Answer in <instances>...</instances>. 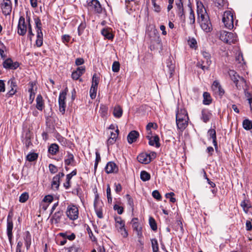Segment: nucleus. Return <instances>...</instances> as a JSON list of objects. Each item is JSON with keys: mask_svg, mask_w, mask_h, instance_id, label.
<instances>
[{"mask_svg": "<svg viewBox=\"0 0 252 252\" xmlns=\"http://www.w3.org/2000/svg\"><path fill=\"white\" fill-rule=\"evenodd\" d=\"M94 206L97 216L99 218L102 219L103 217L102 213V207L103 204L102 202L99 200L98 194H96L95 196Z\"/></svg>", "mask_w": 252, "mask_h": 252, "instance_id": "10", "label": "nucleus"}, {"mask_svg": "<svg viewBox=\"0 0 252 252\" xmlns=\"http://www.w3.org/2000/svg\"><path fill=\"white\" fill-rule=\"evenodd\" d=\"M149 222L151 229L154 231H156L157 230V225L155 220L151 217L149 218Z\"/></svg>", "mask_w": 252, "mask_h": 252, "instance_id": "39", "label": "nucleus"}, {"mask_svg": "<svg viewBox=\"0 0 252 252\" xmlns=\"http://www.w3.org/2000/svg\"><path fill=\"white\" fill-rule=\"evenodd\" d=\"M74 162V156L73 154L67 153L64 159V163L66 165H72Z\"/></svg>", "mask_w": 252, "mask_h": 252, "instance_id": "30", "label": "nucleus"}, {"mask_svg": "<svg viewBox=\"0 0 252 252\" xmlns=\"http://www.w3.org/2000/svg\"><path fill=\"white\" fill-rule=\"evenodd\" d=\"M152 195H153V197H154L155 198H156L158 200H160L161 198V196L159 192L157 190H155L153 191Z\"/></svg>", "mask_w": 252, "mask_h": 252, "instance_id": "58", "label": "nucleus"}, {"mask_svg": "<svg viewBox=\"0 0 252 252\" xmlns=\"http://www.w3.org/2000/svg\"><path fill=\"white\" fill-rule=\"evenodd\" d=\"M243 128L247 130H249L252 129V122L248 119H246L243 122Z\"/></svg>", "mask_w": 252, "mask_h": 252, "instance_id": "35", "label": "nucleus"}, {"mask_svg": "<svg viewBox=\"0 0 252 252\" xmlns=\"http://www.w3.org/2000/svg\"><path fill=\"white\" fill-rule=\"evenodd\" d=\"M28 29V26L26 23L25 19L23 16H21L19 19L18 25V33L20 35H24Z\"/></svg>", "mask_w": 252, "mask_h": 252, "instance_id": "11", "label": "nucleus"}, {"mask_svg": "<svg viewBox=\"0 0 252 252\" xmlns=\"http://www.w3.org/2000/svg\"><path fill=\"white\" fill-rule=\"evenodd\" d=\"M86 27V22H82L79 26L78 28V32L79 35H81V34L83 33L84 29H85Z\"/></svg>", "mask_w": 252, "mask_h": 252, "instance_id": "46", "label": "nucleus"}, {"mask_svg": "<svg viewBox=\"0 0 252 252\" xmlns=\"http://www.w3.org/2000/svg\"><path fill=\"white\" fill-rule=\"evenodd\" d=\"M212 114L208 109H204L201 111V120L204 122H208L211 117Z\"/></svg>", "mask_w": 252, "mask_h": 252, "instance_id": "28", "label": "nucleus"}, {"mask_svg": "<svg viewBox=\"0 0 252 252\" xmlns=\"http://www.w3.org/2000/svg\"><path fill=\"white\" fill-rule=\"evenodd\" d=\"M138 161L142 164H148L150 162V159L148 156V153H142L139 154L137 158Z\"/></svg>", "mask_w": 252, "mask_h": 252, "instance_id": "25", "label": "nucleus"}, {"mask_svg": "<svg viewBox=\"0 0 252 252\" xmlns=\"http://www.w3.org/2000/svg\"><path fill=\"white\" fill-rule=\"evenodd\" d=\"M71 177L70 175H67L66 176V182L63 184V186L66 189H68L70 187V181Z\"/></svg>", "mask_w": 252, "mask_h": 252, "instance_id": "51", "label": "nucleus"}, {"mask_svg": "<svg viewBox=\"0 0 252 252\" xmlns=\"http://www.w3.org/2000/svg\"><path fill=\"white\" fill-rule=\"evenodd\" d=\"M189 20L190 21L189 23L190 24H194L195 23V15L193 10L190 8L189 15Z\"/></svg>", "mask_w": 252, "mask_h": 252, "instance_id": "47", "label": "nucleus"}, {"mask_svg": "<svg viewBox=\"0 0 252 252\" xmlns=\"http://www.w3.org/2000/svg\"><path fill=\"white\" fill-rule=\"evenodd\" d=\"M49 168L50 172L52 174L56 173L58 171L57 167L52 164H49Z\"/></svg>", "mask_w": 252, "mask_h": 252, "instance_id": "60", "label": "nucleus"}, {"mask_svg": "<svg viewBox=\"0 0 252 252\" xmlns=\"http://www.w3.org/2000/svg\"><path fill=\"white\" fill-rule=\"evenodd\" d=\"M197 20L201 29L205 32H209L212 30V25L206 10L202 3H197Z\"/></svg>", "mask_w": 252, "mask_h": 252, "instance_id": "1", "label": "nucleus"}, {"mask_svg": "<svg viewBox=\"0 0 252 252\" xmlns=\"http://www.w3.org/2000/svg\"><path fill=\"white\" fill-rule=\"evenodd\" d=\"M120 70V63L118 62L115 61L112 64V70L114 72H118Z\"/></svg>", "mask_w": 252, "mask_h": 252, "instance_id": "49", "label": "nucleus"}, {"mask_svg": "<svg viewBox=\"0 0 252 252\" xmlns=\"http://www.w3.org/2000/svg\"><path fill=\"white\" fill-rule=\"evenodd\" d=\"M203 103L205 105H209L212 102V99L209 93L204 92L203 94Z\"/></svg>", "mask_w": 252, "mask_h": 252, "instance_id": "33", "label": "nucleus"}, {"mask_svg": "<svg viewBox=\"0 0 252 252\" xmlns=\"http://www.w3.org/2000/svg\"><path fill=\"white\" fill-rule=\"evenodd\" d=\"M63 215V213L61 211H58L56 212L53 216V219L55 220L56 223H58Z\"/></svg>", "mask_w": 252, "mask_h": 252, "instance_id": "44", "label": "nucleus"}, {"mask_svg": "<svg viewBox=\"0 0 252 252\" xmlns=\"http://www.w3.org/2000/svg\"><path fill=\"white\" fill-rule=\"evenodd\" d=\"M1 8L2 13L5 15H9L12 10V4L10 0H4L3 3L1 4Z\"/></svg>", "mask_w": 252, "mask_h": 252, "instance_id": "15", "label": "nucleus"}, {"mask_svg": "<svg viewBox=\"0 0 252 252\" xmlns=\"http://www.w3.org/2000/svg\"><path fill=\"white\" fill-rule=\"evenodd\" d=\"M30 21H31L30 18L28 17L27 19V22L28 23V34H29L28 36H29L30 40H32V36H33L34 34L33 33V32H32V26H31V25L30 23Z\"/></svg>", "mask_w": 252, "mask_h": 252, "instance_id": "38", "label": "nucleus"}, {"mask_svg": "<svg viewBox=\"0 0 252 252\" xmlns=\"http://www.w3.org/2000/svg\"><path fill=\"white\" fill-rule=\"evenodd\" d=\"M99 83V78L96 74H94L92 78V87H97Z\"/></svg>", "mask_w": 252, "mask_h": 252, "instance_id": "45", "label": "nucleus"}, {"mask_svg": "<svg viewBox=\"0 0 252 252\" xmlns=\"http://www.w3.org/2000/svg\"><path fill=\"white\" fill-rule=\"evenodd\" d=\"M29 197V193L27 192H25L22 193V194L20 196L19 201L21 203H24L28 200Z\"/></svg>", "mask_w": 252, "mask_h": 252, "instance_id": "42", "label": "nucleus"}, {"mask_svg": "<svg viewBox=\"0 0 252 252\" xmlns=\"http://www.w3.org/2000/svg\"><path fill=\"white\" fill-rule=\"evenodd\" d=\"M29 86L28 92L30 93L29 101L30 103L32 104L34 99L35 95L37 91V87L36 86V83L33 81L29 82Z\"/></svg>", "mask_w": 252, "mask_h": 252, "instance_id": "12", "label": "nucleus"}, {"mask_svg": "<svg viewBox=\"0 0 252 252\" xmlns=\"http://www.w3.org/2000/svg\"><path fill=\"white\" fill-rule=\"evenodd\" d=\"M13 224L12 220V217L9 215L7 217V235L10 244H12V239L13 237L12 235V229H13Z\"/></svg>", "mask_w": 252, "mask_h": 252, "instance_id": "14", "label": "nucleus"}, {"mask_svg": "<svg viewBox=\"0 0 252 252\" xmlns=\"http://www.w3.org/2000/svg\"><path fill=\"white\" fill-rule=\"evenodd\" d=\"M71 39V36L68 34H64L62 36V40L63 43L66 44L68 42H69Z\"/></svg>", "mask_w": 252, "mask_h": 252, "instance_id": "54", "label": "nucleus"}, {"mask_svg": "<svg viewBox=\"0 0 252 252\" xmlns=\"http://www.w3.org/2000/svg\"><path fill=\"white\" fill-rule=\"evenodd\" d=\"M66 214L67 217L71 220L77 219L79 215L77 207L74 205H68L66 211Z\"/></svg>", "mask_w": 252, "mask_h": 252, "instance_id": "7", "label": "nucleus"}, {"mask_svg": "<svg viewBox=\"0 0 252 252\" xmlns=\"http://www.w3.org/2000/svg\"><path fill=\"white\" fill-rule=\"evenodd\" d=\"M140 178L144 181H149L151 178L150 174L146 171H142L140 173Z\"/></svg>", "mask_w": 252, "mask_h": 252, "instance_id": "37", "label": "nucleus"}, {"mask_svg": "<svg viewBox=\"0 0 252 252\" xmlns=\"http://www.w3.org/2000/svg\"><path fill=\"white\" fill-rule=\"evenodd\" d=\"M149 140V144L151 146H155L156 148H159L160 146L159 143V138L158 135H156L153 138Z\"/></svg>", "mask_w": 252, "mask_h": 252, "instance_id": "29", "label": "nucleus"}, {"mask_svg": "<svg viewBox=\"0 0 252 252\" xmlns=\"http://www.w3.org/2000/svg\"><path fill=\"white\" fill-rule=\"evenodd\" d=\"M126 199H127L128 205L130 207H132L134 205L133 199L131 197V196L129 194H126Z\"/></svg>", "mask_w": 252, "mask_h": 252, "instance_id": "63", "label": "nucleus"}, {"mask_svg": "<svg viewBox=\"0 0 252 252\" xmlns=\"http://www.w3.org/2000/svg\"><path fill=\"white\" fill-rule=\"evenodd\" d=\"M189 44L190 47L194 48L197 45V42L194 38H192L189 41Z\"/></svg>", "mask_w": 252, "mask_h": 252, "instance_id": "64", "label": "nucleus"}, {"mask_svg": "<svg viewBox=\"0 0 252 252\" xmlns=\"http://www.w3.org/2000/svg\"><path fill=\"white\" fill-rule=\"evenodd\" d=\"M35 23L36 29V45L38 47H41L43 44V33L41 30L42 24L39 18L35 19Z\"/></svg>", "mask_w": 252, "mask_h": 252, "instance_id": "3", "label": "nucleus"}, {"mask_svg": "<svg viewBox=\"0 0 252 252\" xmlns=\"http://www.w3.org/2000/svg\"><path fill=\"white\" fill-rule=\"evenodd\" d=\"M174 195V193L172 192H171L166 193L165 194V197L167 198H169L170 199V201L171 202L174 203L176 201V199H175V198L173 197Z\"/></svg>", "mask_w": 252, "mask_h": 252, "instance_id": "56", "label": "nucleus"}, {"mask_svg": "<svg viewBox=\"0 0 252 252\" xmlns=\"http://www.w3.org/2000/svg\"><path fill=\"white\" fill-rule=\"evenodd\" d=\"M86 229H87V231L91 240L92 241H95L96 238L94 237V235L93 232H92L91 229L90 228V227L89 226H88Z\"/></svg>", "mask_w": 252, "mask_h": 252, "instance_id": "52", "label": "nucleus"}, {"mask_svg": "<svg viewBox=\"0 0 252 252\" xmlns=\"http://www.w3.org/2000/svg\"><path fill=\"white\" fill-rule=\"evenodd\" d=\"M99 113L102 117L106 118L108 114V107L101 105L100 107Z\"/></svg>", "mask_w": 252, "mask_h": 252, "instance_id": "36", "label": "nucleus"}, {"mask_svg": "<svg viewBox=\"0 0 252 252\" xmlns=\"http://www.w3.org/2000/svg\"><path fill=\"white\" fill-rule=\"evenodd\" d=\"M2 47L0 48V55L1 58L4 59L6 57V55L5 54V47L2 44Z\"/></svg>", "mask_w": 252, "mask_h": 252, "instance_id": "61", "label": "nucleus"}, {"mask_svg": "<svg viewBox=\"0 0 252 252\" xmlns=\"http://www.w3.org/2000/svg\"><path fill=\"white\" fill-rule=\"evenodd\" d=\"M222 22L224 26L228 29H232L233 27V14L230 11H226L224 12L222 17Z\"/></svg>", "mask_w": 252, "mask_h": 252, "instance_id": "4", "label": "nucleus"}, {"mask_svg": "<svg viewBox=\"0 0 252 252\" xmlns=\"http://www.w3.org/2000/svg\"><path fill=\"white\" fill-rule=\"evenodd\" d=\"M225 33L226 32H223V33L220 34V38L221 40L229 44H230L231 43L234 42V39H230V38H228L227 36H225Z\"/></svg>", "mask_w": 252, "mask_h": 252, "instance_id": "41", "label": "nucleus"}, {"mask_svg": "<svg viewBox=\"0 0 252 252\" xmlns=\"http://www.w3.org/2000/svg\"><path fill=\"white\" fill-rule=\"evenodd\" d=\"M139 134L138 131L136 130H132L130 131L127 135V141L129 144L136 141L138 137Z\"/></svg>", "mask_w": 252, "mask_h": 252, "instance_id": "26", "label": "nucleus"}, {"mask_svg": "<svg viewBox=\"0 0 252 252\" xmlns=\"http://www.w3.org/2000/svg\"><path fill=\"white\" fill-rule=\"evenodd\" d=\"M152 3L154 8V11L156 12H159L161 8L160 6L156 3V0L152 1Z\"/></svg>", "mask_w": 252, "mask_h": 252, "instance_id": "59", "label": "nucleus"}, {"mask_svg": "<svg viewBox=\"0 0 252 252\" xmlns=\"http://www.w3.org/2000/svg\"><path fill=\"white\" fill-rule=\"evenodd\" d=\"M228 74L238 89L240 90L244 87V85H246V81L245 79L240 77L234 70H229Z\"/></svg>", "mask_w": 252, "mask_h": 252, "instance_id": "2", "label": "nucleus"}, {"mask_svg": "<svg viewBox=\"0 0 252 252\" xmlns=\"http://www.w3.org/2000/svg\"><path fill=\"white\" fill-rule=\"evenodd\" d=\"M35 101L36 108L39 111H42L45 108V102L41 94H39L37 95Z\"/></svg>", "mask_w": 252, "mask_h": 252, "instance_id": "19", "label": "nucleus"}, {"mask_svg": "<svg viewBox=\"0 0 252 252\" xmlns=\"http://www.w3.org/2000/svg\"><path fill=\"white\" fill-rule=\"evenodd\" d=\"M116 227L123 237L126 238L128 235V233L125 228V222L120 217L115 218Z\"/></svg>", "mask_w": 252, "mask_h": 252, "instance_id": "5", "label": "nucleus"}, {"mask_svg": "<svg viewBox=\"0 0 252 252\" xmlns=\"http://www.w3.org/2000/svg\"><path fill=\"white\" fill-rule=\"evenodd\" d=\"M202 54L204 58V60L202 61V63L199 62L197 63V66L201 68L202 70H205L206 69H208L209 66L211 63V61L210 60L211 56L209 53L206 51H203L202 52Z\"/></svg>", "mask_w": 252, "mask_h": 252, "instance_id": "8", "label": "nucleus"}, {"mask_svg": "<svg viewBox=\"0 0 252 252\" xmlns=\"http://www.w3.org/2000/svg\"><path fill=\"white\" fill-rule=\"evenodd\" d=\"M88 8L89 10L97 14H100L103 11V8L97 0H92L88 2Z\"/></svg>", "mask_w": 252, "mask_h": 252, "instance_id": "6", "label": "nucleus"}, {"mask_svg": "<svg viewBox=\"0 0 252 252\" xmlns=\"http://www.w3.org/2000/svg\"><path fill=\"white\" fill-rule=\"evenodd\" d=\"M119 130L118 127L117 126V128L115 130V131H111L110 132V137H112L113 139L117 140L118 135H119Z\"/></svg>", "mask_w": 252, "mask_h": 252, "instance_id": "55", "label": "nucleus"}, {"mask_svg": "<svg viewBox=\"0 0 252 252\" xmlns=\"http://www.w3.org/2000/svg\"><path fill=\"white\" fill-rule=\"evenodd\" d=\"M64 174L63 172H60L53 178L52 187L53 188L58 189L60 186V181L61 178L63 177Z\"/></svg>", "mask_w": 252, "mask_h": 252, "instance_id": "20", "label": "nucleus"}, {"mask_svg": "<svg viewBox=\"0 0 252 252\" xmlns=\"http://www.w3.org/2000/svg\"><path fill=\"white\" fill-rule=\"evenodd\" d=\"M212 89L214 93L216 94H218L220 96L223 95L224 91L221 88L220 84L217 81H215L212 86Z\"/></svg>", "mask_w": 252, "mask_h": 252, "instance_id": "17", "label": "nucleus"}, {"mask_svg": "<svg viewBox=\"0 0 252 252\" xmlns=\"http://www.w3.org/2000/svg\"><path fill=\"white\" fill-rule=\"evenodd\" d=\"M175 65L174 63L172 62L171 59H168L166 60V67L164 69L165 71L168 73L169 77H172L175 71Z\"/></svg>", "mask_w": 252, "mask_h": 252, "instance_id": "16", "label": "nucleus"}, {"mask_svg": "<svg viewBox=\"0 0 252 252\" xmlns=\"http://www.w3.org/2000/svg\"><path fill=\"white\" fill-rule=\"evenodd\" d=\"M19 65L18 62L13 63L10 58L5 60L3 63V67L6 69H15L18 67Z\"/></svg>", "mask_w": 252, "mask_h": 252, "instance_id": "18", "label": "nucleus"}, {"mask_svg": "<svg viewBox=\"0 0 252 252\" xmlns=\"http://www.w3.org/2000/svg\"><path fill=\"white\" fill-rule=\"evenodd\" d=\"M38 157V155L37 154L32 153L28 154L27 156V159L29 161H35Z\"/></svg>", "mask_w": 252, "mask_h": 252, "instance_id": "43", "label": "nucleus"}, {"mask_svg": "<svg viewBox=\"0 0 252 252\" xmlns=\"http://www.w3.org/2000/svg\"><path fill=\"white\" fill-rule=\"evenodd\" d=\"M208 134L212 139L217 138L216 132L214 129H210L208 131Z\"/></svg>", "mask_w": 252, "mask_h": 252, "instance_id": "57", "label": "nucleus"}, {"mask_svg": "<svg viewBox=\"0 0 252 252\" xmlns=\"http://www.w3.org/2000/svg\"><path fill=\"white\" fill-rule=\"evenodd\" d=\"M189 119L187 111L184 108H178L176 112V120Z\"/></svg>", "mask_w": 252, "mask_h": 252, "instance_id": "21", "label": "nucleus"}, {"mask_svg": "<svg viewBox=\"0 0 252 252\" xmlns=\"http://www.w3.org/2000/svg\"><path fill=\"white\" fill-rule=\"evenodd\" d=\"M114 210L117 211L118 214H122L124 212V208L117 204H115L114 206Z\"/></svg>", "mask_w": 252, "mask_h": 252, "instance_id": "53", "label": "nucleus"}, {"mask_svg": "<svg viewBox=\"0 0 252 252\" xmlns=\"http://www.w3.org/2000/svg\"><path fill=\"white\" fill-rule=\"evenodd\" d=\"M59 151V146L57 144H52L48 148V152L52 155H55Z\"/></svg>", "mask_w": 252, "mask_h": 252, "instance_id": "32", "label": "nucleus"}, {"mask_svg": "<svg viewBox=\"0 0 252 252\" xmlns=\"http://www.w3.org/2000/svg\"><path fill=\"white\" fill-rule=\"evenodd\" d=\"M188 120L189 119H185L182 120H176L177 128L181 132H183L188 126Z\"/></svg>", "mask_w": 252, "mask_h": 252, "instance_id": "24", "label": "nucleus"}, {"mask_svg": "<svg viewBox=\"0 0 252 252\" xmlns=\"http://www.w3.org/2000/svg\"><path fill=\"white\" fill-rule=\"evenodd\" d=\"M101 32L103 36L106 39L111 40L114 38V35L112 33V30L110 28H104L101 30Z\"/></svg>", "mask_w": 252, "mask_h": 252, "instance_id": "27", "label": "nucleus"}, {"mask_svg": "<svg viewBox=\"0 0 252 252\" xmlns=\"http://www.w3.org/2000/svg\"><path fill=\"white\" fill-rule=\"evenodd\" d=\"M24 239L27 249L31 244V236L29 231H27L24 233Z\"/></svg>", "mask_w": 252, "mask_h": 252, "instance_id": "31", "label": "nucleus"}, {"mask_svg": "<svg viewBox=\"0 0 252 252\" xmlns=\"http://www.w3.org/2000/svg\"><path fill=\"white\" fill-rule=\"evenodd\" d=\"M158 127V126L156 124H154L153 123H149L146 126V129H151L152 128H154L155 129H157Z\"/></svg>", "mask_w": 252, "mask_h": 252, "instance_id": "62", "label": "nucleus"}, {"mask_svg": "<svg viewBox=\"0 0 252 252\" xmlns=\"http://www.w3.org/2000/svg\"><path fill=\"white\" fill-rule=\"evenodd\" d=\"M97 88L94 87H92L90 90V96L92 99L95 97L96 94Z\"/></svg>", "mask_w": 252, "mask_h": 252, "instance_id": "48", "label": "nucleus"}, {"mask_svg": "<svg viewBox=\"0 0 252 252\" xmlns=\"http://www.w3.org/2000/svg\"><path fill=\"white\" fill-rule=\"evenodd\" d=\"M85 71V68L84 66L77 67L75 71H74L71 74V77L74 80H78L80 77L82 75Z\"/></svg>", "mask_w": 252, "mask_h": 252, "instance_id": "23", "label": "nucleus"}, {"mask_svg": "<svg viewBox=\"0 0 252 252\" xmlns=\"http://www.w3.org/2000/svg\"><path fill=\"white\" fill-rule=\"evenodd\" d=\"M152 247L153 252H158V245L156 239H151Z\"/></svg>", "mask_w": 252, "mask_h": 252, "instance_id": "40", "label": "nucleus"}, {"mask_svg": "<svg viewBox=\"0 0 252 252\" xmlns=\"http://www.w3.org/2000/svg\"><path fill=\"white\" fill-rule=\"evenodd\" d=\"M43 202L48 204H50L53 201V196L51 195H46L43 199Z\"/></svg>", "mask_w": 252, "mask_h": 252, "instance_id": "50", "label": "nucleus"}, {"mask_svg": "<svg viewBox=\"0 0 252 252\" xmlns=\"http://www.w3.org/2000/svg\"><path fill=\"white\" fill-rule=\"evenodd\" d=\"M132 227L134 231H136L138 238H141L142 235V225L138 222V219L134 218L131 220Z\"/></svg>", "mask_w": 252, "mask_h": 252, "instance_id": "13", "label": "nucleus"}, {"mask_svg": "<svg viewBox=\"0 0 252 252\" xmlns=\"http://www.w3.org/2000/svg\"><path fill=\"white\" fill-rule=\"evenodd\" d=\"M67 94V91L64 90L60 92L59 97V105L60 112L64 114L65 112L66 108V96Z\"/></svg>", "mask_w": 252, "mask_h": 252, "instance_id": "9", "label": "nucleus"}, {"mask_svg": "<svg viewBox=\"0 0 252 252\" xmlns=\"http://www.w3.org/2000/svg\"><path fill=\"white\" fill-rule=\"evenodd\" d=\"M123 114L122 108L120 106H117L114 107L113 110V115L116 118H120Z\"/></svg>", "mask_w": 252, "mask_h": 252, "instance_id": "34", "label": "nucleus"}, {"mask_svg": "<svg viewBox=\"0 0 252 252\" xmlns=\"http://www.w3.org/2000/svg\"><path fill=\"white\" fill-rule=\"evenodd\" d=\"M105 170L108 174L116 173L118 171V168L114 162L110 161L106 164Z\"/></svg>", "mask_w": 252, "mask_h": 252, "instance_id": "22", "label": "nucleus"}]
</instances>
